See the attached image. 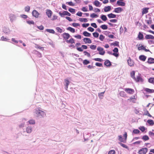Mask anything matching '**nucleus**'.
I'll return each mask as SVG.
<instances>
[{
	"label": "nucleus",
	"instance_id": "nucleus-60",
	"mask_svg": "<svg viewBox=\"0 0 154 154\" xmlns=\"http://www.w3.org/2000/svg\"><path fill=\"white\" fill-rule=\"evenodd\" d=\"M139 129H140V130H141L142 132L144 131L145 130V128L143 127H141Z\"/></svg>",
	"mask_w": 154,
	"mask_h": 154
},
{
	"label": "nucleus",
	"instance_id": "nucleus-33",
	"mask_svg": "<svg viewBox=\"0 0 154 154\" xmlns=\"http://www.w3.org/2000/svg\"><path fill=\"white\" fill-rule=\"evenodd\" d=\"M101 18L102 20L104 21H106L107 20V18L106 16L104 15H101Z\"/></svg>",
	"mask_w": 154,
	"mask_h": 154
},
{
	"label": "nucleus",
	"instance_id": "nucleus-30",
	"mask_svg": "<svg viewBox=\"0 0 154 154\" xmlns=\"http://www.w3.org/2000/svg\"><path fill=\"white\" fill-rule=\"evenodd\" d=\"M67 29L72 33H74L75 32V29L71 27H68Z\"/></svg>",
	"mask_w": 154,
	"mask_h": 154
},
{
	"label": "nucleus",
	"instance_id": "nucleus-57",
	"mask_svg": "<svg viewBox=\"0 0 154 154\" xmlns=\"http://www.w3.org/2000/svg\"><path fill=\"white\" fill-rule=\"evenodd\" d=\"M69 11L70 12L73 13L75 12V10L71 8H70L69 9Z\"/></svg>",
	"mask_w": 154,
	"mask_h": 154
},
{
	"label": "nucleus",
	"instance_id": "nucleus-1",
	"mask_svg": "<svg viewBox=\"0 0 154 154\" xmlns=\"http://www.w3.org/2000/svg\"><path fill=\"white\" fill-rule=\"evenodd\" d=\"M36 116L38 117H43L46 116L45 112L38 108L36 109L35 112Z\"/></svg>",
	"mask_w": 154,
	"mask_h": 154
},
{
	"label": "nucleus",
	"instance_id": "nucleus-20",
	"mask_svg": "<svg viewBox=\"0 0 154 154\" xmlns=\"http://www.w3.org/2000/svg\"><path fill=\"white\" fill-rule=\"evenodd\" d=\"M65 82L66 83L65 84V85L66 86L65 89L66 90H67L68 88V86L69 84V82L68 80L67 79H65Z\"/></svg>",
	"mask_w": 154,
	"mask_h": 154
},
{
	"label": "nucleus",
	"instance_id": "nucleus-23",
	"mask_svg": "<svg viewBox=\"0 0 154 154\" xmlns=\"http://www.w3.org/2000/svg\"><path fill=\"white\" fill-rule=\"evenodd\" d=\"M147 122L151 126H152L154 125V121L151 119H148L147 121Z\"/></svg>",
	"mask_w": 154,
	"mask_h": 154
},
{
	"label": "nucleus",
	"instance_id": "nucleus-64",
	"mask_svg": "<svg viewBox=\"0 0 154 154\" xmlns=\"http://www.w3.org/2000/svg\"><path fill=\"white\" fill-rule=\"evenodd\" d=\"M118 49L117 48H115L113 50V51L114 53H118Z\"/></svg>",
	"mask_w": 154,
	"mask_h": 154
},
{
	"label": "nucleus",
	"instance_id": "nucleus-29",
	"mask_svg": "<svg viewBox=\"0 0 154 154\" xmlns=\"http://www.w3.org/2000/svg\"><path fill=\"white\" fill-rule=\"evenodd\" d=\"M111 45L114 46H119V42L117 41H115L114 42L112 43Z\"/></svg>",
	"mask_w": 154,
	"mask_h": 154
},
{
	"label": "nucleus",
	"instance_id": "nucleus-12",
	"mask_svg": "<svg viewBox=\"0 0 154 154\" xmlns=\"http://www.w3.org/2000/svg\"><path fill=\"white\" fill-rule=\"evenodd\" d=\"M123 11L122 8L120 7H118L115 8L114 9V11L116 13H119Z\"/></svg>",
	"mask_w": 154,
	"mask_h": 154
},
{
	"label": "nucleus",
	"instance_id": "nucleus-16",
	"mask_svg": "<svg viewBox=\"0 0 154 154\" xmlns=\"http://www.w3.org/2000/svg\"><path fill=\"white\" fill-rule=\"evenodd\" d=\"M111 10V8L110 6H106L104 8V11L105 12L109 11Z\"/></svg>",
	"mask_w": 154,
	"mask_h": 154
},
{
	"label": "nucleus",
	"instance_id": "nucleus-48",
	"mask_svg": "<svg viewBox=\"0 0 154 154\" xmlns=\"http://www.w3.org/2000/svg\"><path fill=\"white\" fill-rule=\"evenodd\" d=\"M133 132L135 134H137L140 132V131L137 129H134L133 131Z\"/></svg>",
	"mask_w": 154,
	"mask_h": 154
},
{
	"label": "nucleus",
	"instance_id": "nucleus-13",
	"mask_svg": "<svg viewBox=\"0 0 154 154\" xmlns=\"http://www.w3.org/2000/svg\"><path fill=\"white\" fill-rule=\"evenodd\" d=\"M116 4L120 6H125V3L124 2L119 1H117Z\"/></svg>",
	"mask_w": 154,
	"mask_h": 154
},
{
	"label": "nucleus",
	"instance_id": "nucleus-3",
	"mask_svg": "<svg viewBox=\"0 0 154 154\" xmlns=\"http://www.w3.org/2000/svg\"><path fill=\"white\" fill-rule=\"evenodd\" d=\"M148 151V149L146 147L141 148L138 152L139 154H146Z\"/></svg>",
	"mask_w": 154,
	"mask_h": 154
},
{
	"label": "nucleus",
	"instance_id": "nucleus-27",
	"mask_svg": "<svg viewBox=\"0 0 154 154\" xmlns=\"http://www.w3.org/2000/svg\"><path fill=\"white\" fill-rule=\"evenodd\" d=\"M119 140L121 142H122L123 143H125L126 142L125 141V140L124 139H123L122 136L121 135H120L119 136Z\"/></svg>",
	"mask_w": 154,
	"mask_h": 154
},
{
	"label": "nucleus",
	"instance_id": "nucleus-32",
	"mask_svg": "<svg viewBox=\"0 0 154 154\" xmlns=\"http://www.w3.org/2000/svg\"><path fill=\"white\" fill-rule=\"evenodd\" d=\"M120 96L122 97H125L126 96V94L124 91H121L119 93Z\"/></svg>",
	"mask_w": 154,
	"mask_h": 154
},
{
	"label": "nucleus",
	"instance_id": "nucleus-6",
	"mask_svg": "<svg viewBox=\"0 0 154 154\" xmlns=\"http://www.w3.org/2000/svg\"><path fill=\"white\" fill-rule=\"evenodd\" d=\"M59 14L61 17H63L64 15H68L69 16L71 15L67 11H64L62 13L59 12Z\"/></svg>",
	"mask_w": 154,
	"mask_h": 154
},
{
	"label": "nucleus",
	"instance_id": "nucleus-51",
	"mask_svg": "<svg viewBox=\"0 0 154 154\" xmlns=\"http://www.w3.org/2000/svg\"><path fill=\"white\" fill-rule=\"evenodd\" d=\"M56 29L57 30V32L60 33H61L62 32V29L59 27H57L56 28Z\"/></svg>",
	"mask_w": 154,
	"mask_h": 154
},
{
	"label": "nucleus",
	"instance_id": "nucleus-63",
	"mask_svg": "<svg viewBox=\"0 0 154 154\" xmlns=\"http://www.w3.org/2000/svg\"><path fill=\"white\" fill-rule=\"evenodd\" d=\"M91 25L95 28H97V26L95 23H91Z\"/></svg>",
	"mask_w": 154,
	"mask_h": 154
},
{
	"label": "nucleus",
	"instance_id": "nucleus-35",
	"mask_svg": "<svg viewBox=\"0 0 154 154\" xmlns=\"http://www.w3.org/2000/svg\"><path fill=\"white\" fill-rule=\"evenodd\" d=\"M142 139L146 141L149 140V138L148 136L145 135L143 137Z\"/></svg>",
	"mask_w": 154,
	"mask_h": 154
},
{
	"label": "nucleus",
	"instance_id": "nucleus-5",
	"mask_svg": "<svg viewBox=\"0 0 154 154\" xmlns=\"http://www.w3.org/2000/svg\"><path fill=\"white\" fill-rule=\"evenodd\" d=\"M127 62L128 65L130 66L131 67L134 66V62L130 57L128 58V59L127 60Z\"/></svg>",
	"mask_w": 154,
	"mask_h": 154
},
{
	"label": "nucleus",
	"instance_id": "nucleus-58",
	"mask_svg": "<svg viewBox=\"0 0 154 154\" xmlns=\"http://www.w3.org/2000/svg\"><path fill=\"white\" fill-rule=\"evenodd\" d=\"M89 24L88 23H86V24H83L82 25V26L83 27H88V26H89Z\"/></svg>",
	"mask_w": 154,
	"mask_h": 154
},
{
	"label": "nucleus",
	"instance_id": "nucleus-26",
	"mask_svg": "<svg viewBox=\"0 0 154 154\" xmlns=\"http://www.w3.org/2000/svg\"><path fill=\"white\" fill-rule=\"evenodd\" d=\"M145 91L149 93H151L154 92V90L151 89L149 88H146L145 89Z\"/></svg>",
	"mask_w": 154,
	"mask_h": 154
},
{
	"label": "nucleus",
	"instance_id": "nucleus-25",
	"mask_svg": "<svg viewBox=\"0 0 154 154\" xmlns=\"http://www.w3.org/2000/svg\"><path fill=\"white\" fill-rule=\"evenodd\" d=\"M83 34L86 37H90L91 35L90 33L86 31L84 32Z\"/></svg>",
	"mask_w": 154,
	"mask_h": 154
},
{
	"label": "nucleus",
	"instance_id": "nucleus-52",
	"mask_svg": "<svg viewBox=\"0 0 154 154\" xmlns=\"http://www.w3.org/2000/svg\"><path fill=\"white\" fill-rule=\"evenodd\" d=\"M95 65L99 67H101L103 66L102 64L101 63L98 62H97L95 63Z\"/></svg>",
	"mask_w": 154,
	"mask_h": 154
},
{
	"label": "nucleus",
	"instance_id": "nucleus-34",
	"mask_svg": "<svg viewBox=\"0 0 154 154\" xmlns=\"http://www.w3.org/2000/svg\"><path fill=\"white\" fill-rule=\"evenodd\" d=\"M46 31L50 33H52V34H54L55 33V31L54 30L52 29H46Z\"/></svg>",
	"mask_w": 154,
	"mask_h": 154
},
{
	"label": "nucleus",
	"instance_id": "nucleus-19",
	"mask_svg": "<svg viewBox=\"0 0 154 154\" xmlns=\"http://www.w3.org/2000/svg\"><path fill=\"white\" fill-rule=\"evenodd\" d=\"M139 58L140 60L144 61L146 60V57L144 55H141L139 56Z\"/></svg>",
	"mask_w": 154,
	"mask_h": 154
},
{
	"label": "nucleus",
	"instance_id": "nucleus-41",
	"mask_svg": "<svg viewBox=\"0 0 154 154\" xmlns=\"http://www.w3.org/2000/svg\"><path fill=\"white\" fill-rule=\"evenodd\" d=\"M98 15L96 14L95 13H92L91 14L90 17L92 18L97 17H98Z\"/></svg>",
	"mask_w": 154,
	"mask_h": 154
},
{
	"label": "nucleus",
	"instance_id": "nucleus-62",
	"mask_svg": "<svg viewBox=\"0 0 154 154\" xmlns=\"http://www.w3.org/2000/svg\"><path fill=\"white\" fill-rule=\"evenodd\" d=\"M144 47L143 45H141L138 48V49L139 50H143Z\"/></svg>",
	"mask_w": 154,
	"mask_h": 154
},
{
	"label": "nucleus",
	"instance_id": "nucleus-43",
	"mask_svg": "<svg viewBox=\"0 0 154 154\" xmlns=\"http://www.w3.org/2000/svg\"><path fill=\"white\" fill-rule=\"evenodd\" d=\"M90 48L91 49L94 50L96 49L97 46L95 45H92L90 46Z\"/></svg>",
	"mask_w": 154,
	"mask_h": 154
},
{
	"label": "nucleus",
	"instance_id": "nucleus-10",
	"mask_svg": "<svg viewBox=\"0 0 154 154\" xmlns=\"http://www.w3.org/2000/svg\"><path fill=\"white\" fill-rule=\"evenodd\" d=\"M46 14L49 18L51 17L52 12V11L49 9H47L46 11Z\"/></svg>",
	"mask_w": 154,
	"mask_h": 154
},
{
	"label": "nucleus",
	"instance_id": "nucleus-61",
	"mask_svg": "<svg viewBox=\"0 0 154 154\" xmlns=\"http://www.w3.org/2000/svg\"><path fill=\"white\" fill-rule=\"evenodd\" d=\"M82 10L84 12H86L88 11L87 8L86 7H84L82 8Z\"/></svg>",
	"mask_w": 154,
	"mask_h": 154
},
{
	"label": "nucleus",
	"instance_id": "nucleus-39",
	"mask_svg": "<svg viewBox=\"0 0 154 154\" xmlns=\"http://www.w3.org/2000/svg\"><path fill=\"white\" fill-rule=\"evenodd\" d=\"M131 76L133 79H135V72L134 71H133L131 72Z\"/></svg>",
	"mask_w": 154,
	"mask_h": 154
},
{
	"label": "nucleus",
	"instance_id": "nucleus-45",
	"mask_svg": "<svg viewBox=\"0 0 154 154\" xmlns=\"http://www.w3.org/2000/svg\"><path fill=\"white\" fill-rule=\"evenodd\" d=\"M83 63L84 65H87L90 63V62L87 60H85L83 61Z\"/></svg>",
	"mask_w": 154,
	"mask_h": 154
},
{
	"label": "nucleus",
	"instance_id": "nucleus-42",
	"mask_svg": "<svg viewBox=\"0 0 154 154\" xmlns=\"http://www.w3.org/2000/svg\"><path fill=\"white\" fill-rule=\"evenodd\" d=\"M101 28L103 29H107L108 27L106 25H103L100 26Z\"/></svg>",
	"mask_w": 154,
	"mask_h": 154
},
{
	"label": "nucleus",
	"instance_id": "nucleus-9",
	"mask_svg": "<svg viewBox=\"0 0 154 154\" xmlns=\"http://www.w3.org/2000/svg\"><path fill=\"white\" fill-rule=\"evenodd\" d=\"M83 42L86 44H90L92 42L90 38H85L83 39Z\"/></svg>",
	"mask_w": 154,
	"mask_h": 154
},
{
	"label": "nucleus",
	"instance_id": "nucleus-47",
	"mask_svg": "<svg viewBox=\"0 0 154 154\" xmlns=\"http://www.w3.org/2000/svg\"><path fill=\"white\" fill-rule=\"evenodd\" d=\"M84 53L85 55H86L87 56H88V57H90V56H91V55H90V54L87 51H84Z\"/></svg>",
	"mask_w": 154,
	"mask_h": 154
},
{
	"label": "nucleus",
	"instance_id": "nucleus-59",
	"mask_svg": "<svg viewBox=\"0 0 154 154\" xmlns=\"http://www.w3.org/2000/svg\"><path fill=\"white\" fill-rule=\"evenodd\" d=\"M66 4H68L70 6H73L74 4L72 2H67L66 3Z\"/></svg>",
	"mask_w": 154,
	"mask_h": 154
},
{
	"label": "nucleus",
	"instance_id": "nucleus-14",
	"mask_svg": "<svg viewBox=\"0 0 154 154\" xmlns=\"http://www.w3.org/2000/svg\"><path fill=\"white\" fill-rule=\"evenodd\" d=\"M63 36L65 39L66 40L69 38L70 35L68 33H64L63 34Z\"/></svg>",
	"mask_w": 154,
	"mask_h": 154
},
{
	"label": "nucleus",
	"instance_id": "nucleus-11",
	"mask_svg": "<svg viewBox=\"0 0 154 154\" xmlns=\"http://www.w3.org/2000/svg\"><path fill=\"white\" fill-rule=\"evenodd\" d=\"M149 9V8H143L142 9V15H143L144 14H146L148 13V10Z\"/></svg>",
	"mask_w": 154,
	"mask_h": 154
},
{
	"label": "nucleus",
	"instance_id": "nucleus-54",
	"mask_svg": "<svg viewBox=\"0 0 154 154\" xmlns=\"http://www.w3.org/2000/svg\"><path fill=\"white\" fill-rule=\"evenodd\" d=\"M116 153L115 151L114 150H112L110 151L108 154H115Z\"/></svg>",
	"mask_w": 154,
	"mask_h": 154
},
{
	"label": "nucleus",
	"instance_id": "nucleus-18",
	"mask_svg": "<svg viewBox=\"0 0 154 154\" xmlns=\"http://www.w3.org/2000/svg\"><path fill=\"white\" fill-rule=\"evenodd\" d=\"M138 38L139 40H143V35L140 32L139 33Z\"/></svg>",
	"mask_w": 154,
	"mask_h": 154
},
{
	"label": "nucleus",
	"instance_id": "nucleus-8",
	"mask_svg": "<svg viewBox=\"0 0 154 154\" xmlns=\"http://www.w3.org/2000/svg\"><path fill=\"white\" fill-rule=\"evenodd\" d=\"M134 80L137 82H143V80L142 78L140 75H139L137 76V77L135 78Z\"/></svg>",
	"mask_w": 154,
	"mask_h": 154
},
{
	"label": "nucleus",
	"instance_id": "nucleus-49",
	"mask_svg": "<svg viewBox=\"0 0 154 154\" xmlns=\"http://www.w3.org/2000/svg\"><path fill=\"white\" fill-rule=\"evenodd\" d=\"M1 40L2 41H8L9 39L7 38H6L4 36H3L1 38Z\"/></svg>",
	"mask_w": 154,
	"mask_h": 154
},
{
	"label": "nucleus",
	"instance_id": "nucleus-21",
	"mask_svg": "<svg viewBox=\"0 0 154 154\" xmlns=\"http://www.w3.org/2000/svg\"><path fill=\"white\" fill-rule=\"evenodd\" d=\"M104 64L107 66H110L111 65V63L109 60H106L105 61Z\"/></svg>",
	"mask_w": 154,
	"mask_h": 154
},
{
	"label": "nucleus",
	"instance_id": "nucleus-50",
	"mask_svg": "<svg viewBox=\"0 0 154 154\" xmlns=\"http://www.w3.org/2000/svg\"><path fill=\"white\" fill-rule=\"evenodd\" d=\"M127 133L126 132H125V134H124L123 135V137L125 138V139H124L125 140V141L126 142L127 138Z\"/></svg>",
	"mask_w": 154,
	"mask_h": 154
},
{
	"label": "nucleus",
	"instance_id": "nucleus-37",
	"mask_svg": "<svg viewBox=\"0 0 154 154\" xmlns=\"http://www.w3.org/2000/svg\"><path fill=\"white\" fill-rule=\"evenodd\" d=\"M144 115L150 117H152V116L149 114V112L146 110L145 112H144Z\"/></svg>",
	"mask_w": 154,
	"mask_h": 154
},
{
	"label": "nucleus",
	"instance_id": "nucleus-36",
	"mask_svg": "<svg viewBox=\"0 0 154 154\" xmlns=\"http://www.w3.org/2000/svg\"><path fill=\"white\" fill-rule=\"evenodd\" d=\"M149 82L154 84V78H150L148 80Z\"/></svg>",
	"mask_w": 154,
	"mask_h": 154
},
{
	"label": "nucleus",
	"instance_id": "nucleus-17",
	"mask_svg": "<svg viewBox=\"0 0 154 154\" xmlns=\"http://www.w3.org/2000/svg\"><path fill=\"white\" fill-rule=\"evenodd\" d=\"M147 63L149 64L154 63V58L150 57L148 58Z\"/></svg>",
	"mask_w": 154,
	"mask_h": 154
},
{
	"label": "nucleus",
	"instance_id": "nucleus-56",
	"mask_svg": "<svg viewBox=\"0 0 154 154\" xmlns=\"http://www.w3.org/2000/svg\"><path fill=\"white\" fill-rule=\"evenodd\" d=\"M87 29L88 31H90L91 32H93L94 30V29L91 27H88Z\"/></svg>",
	"mask_w": 154,
	"mask_h": 154
},
{
	"label": "nucleus",
	"instance_id": "nucleus-4",
	"mask_svg": "<svg viewBox=\"0 0 154 154\" xmlns=\"http://www.w3.org/2000/svg\"><path fill=\"white\" fill-rule=\"evenodd\" d=\"M125 91L129 94H133L134 92V91L132 88H126L125 89Z\"/></svg>",
	"mask_w": 154,
	"mask_h": 154
},
{
	"label": "nucleus",
	"instance_id": "nucleus-28",
	"mask_svg": "<svg viewBox=\"0 0 154 154\" xmlns=\"http://www.w3.org/2000/svg\"><path fill=\"white\" fill-rule=\"evenodd\" d=\"M32 131V128L29 126L26 129V131L27 133H30Z\"/></svg>",
	"mask_w": 154,
	"mask_h": 154
},
{
	"label": "nucleus",
	"instance_id": "nucleus-15",
	"mask_svg": "<svg viewBox=\"0 0 154 154\" xmlns=\"http://www.w3.org/2000/svg\"><path fill=\"white\" fill-rule=\"evenodd\" d=\"M145 38L146 39H154V36L151 35H146L145 36Z\"/></svg>",
	"mask_w": 154,
	"mask_h": 154
},
{
	"label": "nucleus",
	"instance_id": "nucleus-44",
	"mask_svg": "<svg viewBox=\"0 0 154 154\" xmlns=\"http://www.w3.org/2000/svg\"><path fill=\"white\" fill-rule=\"evenodd\" d=\"M28 122L30 124H34L35 123V121L33 119L29 120Z\"/></svg>",
	"mask_w": 154,
	"mask_h": 154
},
{
	"label": "nucleus",
	"instance_id": "nucleus-46",
	"mask_svg": "<svg viewBox=\"0 0 154 154\" xmlns=\"http://www.w3.org/2000/svg\"><path fill=\"white\" fill-rule=\"evenodd\" d=\"M93 36L95 38H97L99 36V34L97 32H94L93 33Z\"/></svg>",
	"mask_w": 154,
	"mask_h": 154
},
{
	"label": "nucleus",
	"instance_id": "nucleus-2",
	"mask_svg": "<svg viewBox=\"0 0 154 154\" xmlns=\"http://www.w3.org/2000/svg\"><path fill=\"white\" fill-rule=\"evenodd\" d=\"M97 50L99 51V54L100 55H103L105 53V51L104 50L103 48L100 46L97 47Z\"/></svg>",
	"mask_w": 154,
	"mask_h": 154
},
{
	"label": "nucleus",
	"instance_id": "nucleus-24",
	"mask_svg": "<svg viewBox=\"0 0 154 154\" xmlns=\"http://www.w3.org/2000/svg\"><path fill=\"white\" fill-rule=\"evenodd\" d=\"M100 2L97 0H95L94 2V4L96 7H100Z\"/></svg>",
	"mask_w": 154,
	"mask_h": 154
},
{
	"label": "nucleus",
	"instance_id": "nucleus-53",
	"mask_svg": "<svg viewBox=\"0 0 154 154\" xmlns=\"http://www.w3.org/2000/svg\"><path fill=\"white\" fill-rule=\"evenodd\" d=\"M94 60L96 61H98L100 62H102L103 60L102 59L100 58H94Z\"/></svg>",
	"mask_w": 154,
	"mask_h": 154
},
{
	"label": "nucleus",
	"instance_id": "nucleus-55",
	"mask_svg": "<svg viewBox=\"0 0 154 154\" xmlns=\"http://www.w3.org/2000/svg\"><path fill=\"white\" fill-rule=\"evenodd\" d=\"M99 39L101 41H103L104 39V36L102 35H100Z\"/></svg>",
	"mask_w": 154,
	"mask_h": 154
},
{
	"label": "nucleus",
	"instance_id": "nucleus-31",
	"mask_svg": "<svg viewBox=\"0 0 154 154\" xmlns=\"http://www.w3.org/2000/svg\"><path fill=\"white\" fill-rule=\"evenodd\" d=\"M66 42L67 43H74V40L73 38H71L69 40H67Z\"/></svg>",
	"mask_w": 154,
	"mask_h": 154
},
{
	"label": "nucleus",
	"instance_id": "nucleus-40",
	"mask_svg": "<svg viewBox=\"0 0 154 154\" xmlns=\"http://www.w3.org/2000/svg\"><path fill=\"white\" fill-rule=\"evenodd\" d=\"M79 20L81 22H87L88 21L87 19L84 18H79Z\"/></svg>",
	"mask_w": 154,
	"mask_h": 154
},
{
	"label": "nucleus",
	"instance_id": "nucleus-7",
	"mask_svg": "<svg viewBox=\"0 0 154 154\" xmlns=\"http://www.w3.org/2000/svg\"><path fill=\"white\" fill-rule=\"evenodd\" d=\"M32 14L33 16L36 18H38L40 15L39 13L35 10H34L33 11Z\"/></svg>",
	"mask_w": 154,
	"mask_h": 154
},
{
	"label": "nucleus",
	"instance_id": "nucleus-38",
	"mask_svg": "<svg viewBox=\"0 0 154 154\" xmlns=\"http://www.w3.org/2000/svg\"><path fill=\"white\" fill-rule=\"evenodd\" d=\"M30 10V7L29 6H27L25 8V11L28 12Z\"/></svg>",
	"mask_w": 154,
	"mask_h": 154
},
{
	"label": "nucleus",
	"instance_id": "nucleus-22",
	"mask_svg": "<svg viewBox=\"0 0 154 154\" xmlns=\"http://www.w3.org/2000/svg\"><path fill=\"white\" fill-rule=\"evenodd\" d=\"M107 16L109 18H115L116 17V15L112 13H110L108 14L107 15Z\"/></svg>",
	"mask_w": 154,
	"mask_h": 154
}]
</instances>
